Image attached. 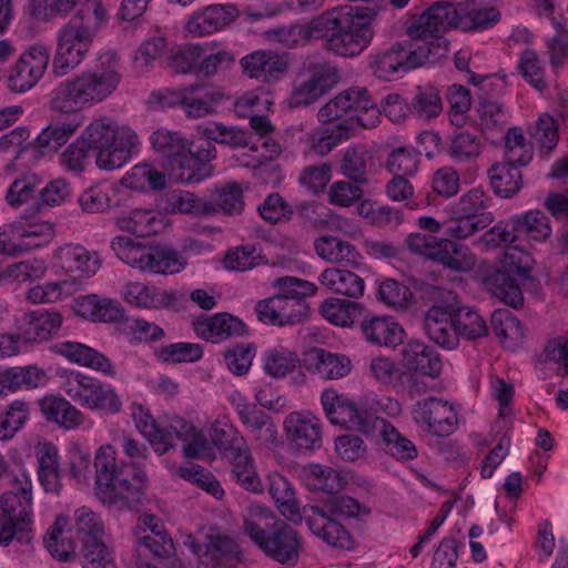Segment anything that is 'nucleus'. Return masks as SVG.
I'll use <instances>...</instances> for the list:
<instances>
[{
  "mask_svg": "<svg viewBox=\"0 0 568 568\" xmlns=\"http://www.w3.org/2000/svg\"><path fill=\"white\" fill-rule=\"evenodd\" d=\"M171 471L180 478L196 485L216 499H222L224 496V489L216 477L200 465L187 464L186 466L171 468Z\"/></svg>",
  "mask_w": 568,
  "mask_h": 568,
  "instance_id": "774afa93",
  "label": "nucleus"
},
{
  "mask_svg": "<svg viewBox=\"0 0 568 568\" xmlns=\"http://www.w3.org/2000/svg\"><path fill=\"white\" fill-rule=\"evenodd\" d=\"M402 363L410 372L436 378L443 371L439 355L424 342L408 341L402 348Z\"/></svg>",
  "mask_w": 568,
  "mask_h": 568,
  "instance_id": "473e14b6",
  "label": "nucleus"
},
{
  "mask_svg": "<svg viewBox=\"0 0 568 568\" xmlns=\"http://www.w3.org/2000/svg\"><path fill=\"white\" fill-rule=\"evenodd\" d=\"M50 61V49L38 42L26 49L9 69L7 85L10 91L23 93L43 78Z\"/></svg>",
  "mask_w": 568,
  "mask_h": 568,
  "instance_id": "dca6fc26",
  "label": "nucleus"
},
{
  "mask_svg": "<svg viewBox=\"0 0 568 568\" xmlns=\"http://www.w3.org/2000/svg\"><path fill=\"white\" fill-rule=\"evenodd\" d=\"M217 45L216 41L183 44L169 58V67L180 74H197L199 62L203 54L217 48Z\"/></svg>",
  "mask_w": 568,
  "mask_h": 568,
  "instance_id": "5fc2aeb1",
  "label": "nucleus"
},
{
  "mask_svg": "<svg viewBox=\"0 0 568 568\" xmlns=\"http://www.w3.org/2000/svg\"><path fill=\"white\" fill-rule=\"evenodd\" d=\"M406 244L413 253L455 272H470L477 263L476 255L467 245L453 240L416 232L407 236Z\"/></svg>",
  "mask_w": 568,
  "mask_h": 568,
  "instance_id": "9b49d317",
  "label": "nucleus"
},
{
  "mask_svg": "<svg viewBox=\"0 0 568 568\" xmlns=\"http://www.w3.org/2000/svg\"><path fill=\"white\" fill-rule=\"evenodd\" d=\"M301 549L300 536L292 527L283 525L261 544V550L280 562L295 561Z\"/></svg>",
  "mask_w": 568,
  "mask_h": 568,
  "instance_id": "e433bc0d",
  "label": "nucleus"
},
{
  "mask_svg": "<svg viewBox=\"0 0 568 568\" xmlns=\"http://www.w3.org/2000/svg\"><path fill=\"white\" fill-rule=\"evenodd\" d=\"M432 49L394 44L387 50L369 55V68L382 80H394L429 61Z\"/></svg>",
  "mask_w": 568,
  "mask_h": 568,
  "instance_id": "4468645a",
  "label": "nucleus"
},
{
  "mask_svg": "<svg viewBox=\"0 0 568 568\" xmlns=\"http://www.w3.org/2000/svg\"><path fill=\"white\" fill-rule=\"evenodd\" d=\"M115 224L122 231L144 237L156 233L162 221L159 213L153 210L134 209L119 215Z\"/></svg>",
  "mask_w": 568,
  "mask_h": 568,
  "instance_id": "8fccbe9b",
  "label": "nucleus"
},
{
  "mask_svg": "<svg viewBox=\"0 0 568 568\" xmlns=\"http://www.w3.org/2000/svg\"><path fill=\"white\" fill-rule=\"evenodd\" d=\"M409 112L422 121H430L443 112V100L439 89L426 83L418 85L409 102Z\"/></svg>",
  "mask_w": 568,
  "mask_h": 568,
  "instance_id": "a18cd8bd",
  "label": "nucleus"
},
{
  "mask_svg": "<svg viewBox=\"0 0 568 568\" xmlns=\"http://www.w3.org/2000/svg\"><path fill=\"white\" fill-rule=\"evenodd\" d=\"M121 184L136 192L161 191L166 186V176L151 164L140 163L123 175Z\"/></svg>",
  "mask_w": 568,
  "mask_h": 568,
  "instance_id": "49530a36",
  "label": "nucleus"
},
{
  "mask_svg": "<svg viewBox=\"0 0 568 568\" xmlns=\"http://www.w3.org/2000/svg\"><path fill=\"white\" fill-rule=\"evenodd\" d=\"M168 37L162 32L146 38L135 50L133 69L138 74L150 73L168 49Z\"/></svg>",
  "mask_w": 568,
  "mask_h": 568,
  "instance_id": "864d4df0",
  "label": "nucleus"
},
{
  "mask_svg": "<svg viewBox=\"0 0 568 568\" xmlns=\"http://www.w3.org/2000/svg\"><path fill=\"white\" fill-rule=\"evenodd\" d=\"M169 428L171 429V442L173 443V436H175L183 443V456L191 459H215V450L203 429L178 415L169 418Z\"/></svg>",
  "mask_w": 568,
  "mask_h": 568,
  "instance_id": "5701e85b",
  "label": "nucleus"
},
{
  "mask_svg": "<svg viewBox=\"0 0 568 568\" xmlns=\"http://www.w3.org/2000/svg\"><path fill=\"white\" fill-rule=\"evenodd\" d=\"M348 100L346 105L351 112V120L342 122L349 124L352 129L361 126L364 129L375 128L381 120V111L372 99L366 88L352 87L341 92Z\"/></svg>",
  "mask_w": 568,
  "mask_h": 568,
  "instance_id": "c85d7f7f",
  "label": "nucleus"
},
{
  "mask_svg": "<svg viewBox=\"0 0 568 568\" xmlns=\"http://www.w3.org/2000/svg\"><path fill=\"white\" fill-rule=\"evenodd\" d=\"M307 526L320 539L331 547L351 550L354 548V539L351 532L332 515L320 510V506L311 508L306 518Z\"/></svg>",
  "mask_w": 568,
  "mask_h": 568,
  "instance_id": "bb28decb",
  "label": "nucleus"
},
{
  "mask_svg": "<svg viewBox=\"0 0 568 568\" xmlns=\"http://www.w3.org/2000/svg\"><path fill=\"white\" fill-rule=\"evenodd\" d=\"M182 109L187 118H203L214 112L222 101L223 94L206 85L192 84L184 87Z\"/></svg>",
  "mask_w": 568,
  "mask_h": 568,
  "instance_id": "a19ab883",
  "label": "nucleus"
},
{
  "mask_svg": "<svg viewBox=\"0 0 568 568\" xmlns=\"http://www.w3.org/2000/svg\"><path fill=\"white\" fill-rule=\"evenodd\" d=\"M361 312V304L338 297L327 298L320 306L321 315L333 325L341 327L351 326Z\"/></svg>",
  "mask_w": 568,
  "mask_h": 568,
  "instance_id": "e2e57ef3",
  "label": "nucleus"
},
{
  "mask_svg": "<svg viewBox=\"0 0 568 568\" xmlns=\"http://www.w3.org/2000/svg\"><path fill=\"white\" fill-rule=\"evenodd\" d=\"M215 156V148L206 142V148L199 146L192 152L190 144L181 154L168 162L171 176L180 183H200L212 176L213 168L209 163Z\"/></svg>",
  "mask_w": 568,
  "mask_h": 568,
  "instance_id": "6ab92c4d",
  "label": "nucleus"
},
{
  "mask_svg": "<svg viewBox=\"0 0 568 568\" xmlns=\"http://www.w3.org/2000/svg\"><path fill=\"white\" fill-rule=\"evenodd\" d=\"M268 480L270 494L281 514L292 521L301 519L300 507L288 479L280 473H273L270 475Z\"/></svg>",
  "mask_w": 568,
  "mask_h": 568,
  "instance_id": "13d9d810",
  "label": "nucleus"
},
{
  "mask_svg": "<svg viewBox=\"0 0 568 568\" xmlns=\"http://www.w3.org/2000/svg\"><path fill=\"white\" fill-rule=\"evenodd\" d=\"M79 143L92 152L100 170L109 172L126 165L141 149L135 130L110 115L93 116L81 131Z\"/></svg>",
  "mask_w": 568,
  "mask_h": 568,
  "instance_id": "39448f33",
  "label": "nucleus"
},
{
  "mask_svg": "<svg viewBox=\"0 0 568 568\" xmlns=\"http://www.w3.org/2000/svg\"><path fill=\"white\" fill-rule=\"evenodd\" d=\"M283 432L288 445L296 452H314L322 446V422L311 410H295L286 415Z\"/></svg>",
  "mask_w": 568,
  "mask_h": 568,
  "instance_id": "f3484780",
  "label": "nucleus"
},
{
  "mask_svg": "<svg viewBox=\"0 0 568 568\" xmlns=\"http://www.w3.org/2000/svg\"><path fill=\"white\" fill-rule=\"evenodd\" d=\"M199 132L204 142L201 146L206 148V142L211 141L231 146H246L250 142V135L246 131L235 126H226L219 122H210L199 126Z\"/></svg>",
  "mask_w": 568,
  "mask_h": 568,
  "instance_id": "69168bd1",
  "label": "nucleus"
},
{
  "mask_svg": "<svg viewBox=\"0 0 568 568\" xmlns=\"http://www.w3.org/2000/svg\"><path fill=\"white\" fill-rule=\"evenodd\" d=\"M257 318L267 325L288 326L303 320L306 313L293 300L287 301L277 294L258 301L255 305Z\"/></svg>",
  "mask_w": 568,
  "mask_h": 568,
  "instance_id": "7c9ffc66",
  "label": "nucleus"
},
{
  "mask_svg": "<svg viewBox=\"0 0 568 568\" xmlns=\"http://www.w3.org/2000/svg\"><path fill=\"white\" fill-rule=\"evenodd\" d=\"M235 6L209 4L193 11L185 20L184 31L191 38H203L219 32L237 18Z\"/></svg>",
  "mask_w": 568,
  "mask_h": 568,
  "instance_id": "aec40b11",
  "label": "nucleus"
},
{
  "mask_svg": "<svg viewBox=\"0 0 568 568\" xmlns=\"http://www.w3.org/2000/svg\"><path fill=\"white\" fill-rule=\"evenodd\" d=\"M275 524V516L262 505L247 508L243 528L251 540L261 549V544L271 535L270 529Z\"/></svg>",
  "mask_w": 568,
  "mask_h": 568,
  "instance_id": "680f3d73",
  "label": "nucleus"
},
{
  "mask_svg": "<svg viewBox=\"0 0 568 568\" xmlns=\"http://www.w3.org/2000/svg\"><path fill=\"white\" fill-rule=\"evenodd\" d=\"M353 135L349 124L341 122L332 128H317L306 134V143L318 155L328 154Z\"/></svg>",
  "mask_w": 568,
  "mask_h": 568,
  "instance_id": "603ef678",
  "label": "nucleus"
},
{
  "mask_svg": "<svg viewBox=\"0 0 568 568\" xmlns=\"http://www.w3.org/2000/svg\"><path fill=\"white\" fill-rule=\"evenodd\" d=\"M32 501L14 491H6L0 498V544L9 546L17 532L30 531L33 521Z\"/></svg>",
  "mask_w": 568,
  "mask_h": 568,
  "instance_id": "a211bd4d",
  "label": "nucleus"
},
{
  "mask_svg": "<svg viewBox=\"0 0 568 568\" xmlns=\"http://www.w3.org/2000/svg\"><path fill=\"white\" fill-rule=\"evenodd\" d=\"M111 247L122 262L142 273L175 274L186 265L185 260L169 246H150L123 235L115 236Z\"/></svg>",
  "mask_w": 568,
  "mask_h": 568,
  "instance_id": "0eeeda50",
  "label": "nucleus"
},
{
  "mask_svg": "<svg viewBox=\"0 0 568 568\" xmlns=\"http://www.w3.org/2000/svg\"><path fill=\"white\" fill-rule=\"evenodd\" d=\"M361 328L366 342L377 346L396 347L405 337L403 327L388 316L365 318Z\"/></svg>",
  "mask_w": 568,
  "mask_h": 568,
  "instance_id": "4c0bfd02",
  "label": "nucleus"
},
{
  "mask_svg": "<svg viewBox=\"0 0 568 568\" xmlns=\"http://www.w3.org/2000/svg\"><path fill=\"white\" fill-rule=\"evenodd\" d=\"M244 74L262 82H276L288 70V59L270 50H257L240 60Z\"/></svg>",
  "mask_w": 568,
  "mask_h": 568,
  "instance_id": "393cba45",
  "label": "nucleus"
},
{
  "mask_svg": "<svg viewBox=\"0 0 568 568\" xmlns=\"http://www.w3.org/2000/svg\"><path fill=\"white\" fill-rule=\"evenodd\" d=\"M51 265L67 277L31 286L26 292V300L31 304H57L74 296L82 290L84 281L100 270L101 258L95 251L80 243H65L53 250Z\"/></svg>",
  "mask_w": 568,
  "mask_h": 568,
  "instance_id": "20e7f679",
  "label": "nucleus"
},
{
  "mask_svg": "<svg viewBox=\"0 0 568 568\" xmlns=\"http://www.w3.org/2000/svg\"><path fill=\"white\" fill-rule=\"evenodd\" d=\"M503 270H495L488 274L484 284L486 290L503 303L518 308L524 304L520 286L511 273L527 276L532 265L531 255L518 245H507L499 257Z\"/></svg>",
  "mask_w": 568,
  "mask_h": 568,
  "instance_id": "6e6552de",
  "label": "nucleus"
},
{
  "mask_svg": "<svg viewBox=\"0 0 568 568\" xmlns=\"http://www.w3.org/2000/svg\"><path fill=\"white\" fill-rule=\"evenodd\" d=\"M424 327L428 337L440 347L454 349L458 346L455 314L447 307H430L425 315Z\"/></svg>",
  "mask_w": 568,
  "mask_h": 568,
  "instance_id": "72a5a7b5",
  "label": "nucleus"
},
{
  "mask_svg": "<svg viewBox=\"0 0 568 568\" xmlns=\"http://www.w3.org/2000/svg\"><path fill=\"white\" fill-rule=\"evenodd\" d=\"M39 408L47 422L64 430L90 429L93 420L62 395H48L40 399Z\"/></svg>",
  "mask_w": 568,
  "mask_h": 568,
  "instance_id": "412c9836",
  "label": "nucleus"
},
{
  "mask_svg": "<svg viewBox=\"0 0 568 568\" xmlns=\"http://www.w3.org/2000/svg\"><path fill=\"white\" fill-rule=\"evenodd\" d=\"M121 466L118 465V452L112 444L101 445L94 453L95 494L100 488L105 487L119 474Z\"/></svg>",
  "mask_w": 568,
  "mask_h": 568,
  "instance_id": "338daca9",
  "label": "nucleus"
},
{
  "mask_svg": "<svg viewBox=\"0 0 568 568\" xmlns=\"http://www.w3.org/2000/svg\"><path fill=\"white\" fill-rule=\"evenodd\" d=\"M60 378V389L77 407L101 416L122 410V398L113 385L74 369H65Z\"/></svg>",
  "mask_w": 568,
  "mask_h": 568,
  "instance_id": "423d86ee",
  "label": "nucleus"
},
{
  "mask_svg": "<svg viewBox=\"0 0 568 568\" xmlns=\"http://www.w3.org/2000/svg\"><path fill=\"white\" fill-rule=\"evenodd\" d=\"M410 416L420 432L442 438L454 434L460 422L458 405L436 396L417 400L412 406Z\"/></svg>",
  "mask_w": 568,
  "mask_h": 568,
  "instance_id": "f8f14e48",
  "label": "nucleus"
},
{
  "mask_svg": "<svg viewBox=\"0 0 568 568\" xmlns=\"http://www.w3.org/2000/svg\"><path fill=\"white\" fill-rule=\"evenodd\" d=\"M122 81L120 58L114 51L101 52L92 69L59 82L51 91L50 105L65 114L94 108L108 100Z\"/></svg>",
  "mask_w": 568,
  "mask_h": 568,
  "instance_id": "f257e3e1",
  "label": "nucleus"
},
{
  "mask_svg": "<svg viewBox=\"0 0 568 568\" xmlns=\"http://www.w3.org/2000/svg\"><path fill=\"white\" fill-rule=\"evenodd\" d=\"M377 10L338 6L315 18V40H324L325 51L342 58H355L372 43Z\"/></svg>",
  "mask_w": 568,
  "mask_h": 568,
  "instance_id": "7ed1b4c3",
  "label": "nucleus"
},
{
  "mask_svg": "<svg viewBox=\"0 0 568 568\" xmlns=\"http://www.w3.org/2000/svg\"><path fill=\"white\" fill-rule=\"evenodd\" d=\"M511 224L516 234L524 233L530 241L545 242L552 234L549 217L539 210H529L514 216Z\"/></svg>",
  "mask_w": 568,
  "mask_h": 568,
  "instance_id": "6e6d98bb",
  "label": "nucleus"
},
{
  "mask_svg": "<svg viewBox=\"0 0 568 568\" xmlns=\"http://www.w3.org/2000/svg\"><path fill=\"white\" fill-rule=\"evenodd\" d=\"M318 282L328 291L349 298H361L365 294L364 278L346 268L327 267L320 274Z\"/></svg>",
  "mask_w": 568,
  "mask_h": 568,
  "instance_id": "58836bf2",
  "label": "nucleus"
},
{
  "mask_svg": "<svg viewBox=\"0 0 568 568\" xmlns=\"http://www.w3.org/2000/svg\"><path fill=\"white\" fill-rule=\"evenodd\" d=\"M194 331L199 337L210 343H220L231 337H241L247 334L246 324L229 313H217L210 317L199 318L194 323Z\"/></svg>",
  "mask_w": 568,
  "mask_h": 568,
  "instance_id": "cd10ccee",
  "label": "nucleus"
},
{
  "mask_svg": "<svg viewBox=\"0 0 568 568\" xmlns=\"http://www.w3.org/2000/svg\"><path fill=\"white\" fill-rule=\"evenodd\" d=\"M79 128L80 123L77 121L51 123L37 136L33 149L41 156L54 154L69 142Z\"/></svg>",
  "mask_w": 568,
  "mask_h": 568,
  "instance_id": "37998d69",
  "label": "nucleus"
},
{
  "mask_svg": "<svg viewBox=\"0 0 568 568\" xmlns=\"http://www.w3.org/2000/svg\"><path fill=\"white\" fill-rule=\"evenodd\" d=\"M54 352L70 363L90 368L104 376L114 377L116 375L115 366L105 354L80 342H60L54 345Z\"/></svg>",
  "mask_w": 568,
  "mask_h": 568,
  "instance_id": "a878e982",
  "label": "nucleus"
},
{
  "mask_svg": "<svg viewBox=\"0 0 568 568\" xmlns=\"http://www.w3.org/2000/svg\"><path fill=\"white\" fill-rule=\"evenodd\" d=\"M77 534L82 540V548L105 544L104 524L99 514L88 507H81L74 513Z\"/></svg>",
  "mask_w": 568,
  "mask_h": 568,
  "instance_id": "4d7b16f0",
  "label": "nucleus"
},
{
  "mask_svg": "<svg viewBox=\"0 0 568 568\" xmlns=\"http://www.w3.org/2000/svg\"><path fill=\"white\" fill-rule=\"evenodd\" d=\"M54 40L51 71L54 77L62 78L87 59L94 41V31L83 22L70 20L58 29Z\"/></svg>",
  "mask_w": 568,
  "mask_h": 568,
  "instance_id": "9d476101",
  "label": "nucleus"
},
{
  "mask_svg": "<svg viewBox=\"0 0 568 568\" xmlns=\"http://www.w3.org/2000/svg\"><path fill=\"white\" fill-rule=\"evenodd\" d=\"M132 418L139 432L149 439L155 453L164 454L172 447L171 429L158 426L149 409L141 404H133L131 407Z\"/></svg>",
  "mask_w": 568,
  "mask_h": 568,
  "instance_id": "ea45409f",
  "label": "nucleus"
},
{
  "mask_svg": "<svg viewBox=\"0 0 568 568\" xmlns=\"http://www.w3.org/2000/svg\"><path fill=\"white\" fill-rule=\"evenodd\" d=\"M314 373L324 381H334L347 376L352 371L348 356L320 348L315 351Z\"/></svg>",
  "mask_w": 568,
  "mask_h": 568,
  "instance_id": "bf43d9fd",
  "label": "nucleus"
},
{
  "mask_svg": "<svg viewBox=\"0 0 568 568\" xmlns=\"http://www.w3.org/2000/svg\"><path fill=\"white\" fill-rule=\"evenodd\" d=\"M450 28H459V4L438 1L433 3L408 28V36L413 40L424 42L422 47L432 49L429 60L439 58L446 52V41L443 33Z\"/></svg>",
  "mask_w": 568,
  "mask_h": 568,
  "instance_id": "1a4fd4ad",
  "label": "nucleus"
},
{
  "mask_svg": "<svg viewBox=\"0 0 568 568\" xmlns=\"http://www.w3.org/2000/svg\"><path fill=\"white\" fill-rule=\"evenodd\" d=\"M321 404L332 424L359 432L366 436L378 429L385 449L392 456L399 460H413L417 457V448L414 443L404 437L386 419L372 414L371 406L356 403L349 396L338 394L334 388H326L322 392Z\"/></svg>",
  "mask_w": 568,
  "mask_h": 568,
  "instance_id": "f03ea898",
  "label": "nucleus"
},
{
  "mask_svg": "<svg viewBox=\"0 0 568 568\" xmlns=\"http://www.w3.org/2000/svg\"><path fill=\"white\" fill-rule=\"evenodd\" d=\"M47 372L37 365L2 366L0 365V384L2 397L22 389H34L48 383Z\"/></svg>",
  "mask_w": 568,
  "mask_h": 568,
  "instance_id": "f704fd0d",
  "label": "nucleus"
},
{
  "mask_svg": "<svg viewBox=\"0 0 568 568\" xmlns=\"http://www.w3.org/2000/svg\"><path fill=\"white\" fill-rule=\"evenodd\" d=\"M161 207L168 213L207 215L213 210L203 200L187 191H171L163 195Z\"/></svg>",
  "mask_w": 568,
  "mask_h": 568,
  "instance_id": "052dcab7",
  "label": "nucleus"
},
{
  "mask_svg": "<svg viewBox=\"0 0 568 568\" xmlns=\"http://www.w3.org/2000/svg\"><path fill=\"white\" fill-rule=\"evenodd\" d=\"M74 311L79 316L92 322H114L122 316V308L116 301L95 294L78 297Z\"/></svg>",
  "mask_w": 568,
  "mask_h": 568,
  "instance_id": "79ce46f5",
  "label": "nucleus"
},
{
  "mask_svg": "<svg viewBox=\"0 0 568 568\" xmlns=\"http://www.w3.org/2000/svg\"><path fill=\"white\" fill-rule=\"evenodd\" d=\"M232 462V476L245 490L262 493L263 485L256 473L248 445L227 455Z\"/></svg>",
  "mask_w": 568,
  "mask_h": 568,
  "instance_id": "de8ad7c7",
  "label": "nucleus"
},
{
  "mask_svg": "<svg viewBox=\"0 0 568 568\" xmlns=\"http://www.w3.org/2000/svg\"><path fill=\"white\" fill-rule=\"evenodd\" d=\"M146 484L144 469L132 462L122 465L115 478L95 495L105 505L132 507L141 501Z\"/></svg>",
  "mask_w": 568,
  "mask_h": 568,
  "instance_id": "2eb2a0df",
  "label": "nucleus"
},
{
  "mask_svg": "<svg viewBox=\"0 0 568 568\" xmlns=\"http://www.w3.org/2000/svg\"><path fill=\"white\" fill-rule=\"evenodd\" d=\"M121 296L128 305L139 310H169L178 304L175 292L162 290L141 281L125 283Z\"/></svg>",
  "mask_w": 568,
  "mask_h": 568,
  "instance_id": "b1692460",
  "label": "nucleus"
},
{
  "mask_svg": "<svg viewBox=\"0 0 568 568\" xmlns=\"http://www.w3.org/2000/svg\"><path fill=\"white\" fill-rule=\"evenodd\" d=\"M209 434L213 448L216 447L226 455L234 450H241V447L247 445L244 436L233 425L227 415L215 418L210 424Z\"/></svg>",
  "mask_w": 568,
  "mask_h": 568,
  "instance_id": "09e8293b",
  "label": "nucleus"
},
{
  "mask_svg": "<svg viewBox=\"0 0 568 568\" xmlns=\"http://www.w3.org/2000/svg\"><path fill=\"white\" fill-rule=\"evenodd\" d=\"M261 367L265 375L283 379L302 371V362L296 351L282 344L273 345L261 354Z\"/></svg>",
  "mask_w": 568,
  "mask_h": 568,
  "instance_id": "c9c22d12",
  "label": "nucleus"
},
{
  "mask_svg": "<svg viewBox=\"0 0 568 568\" xmlns=\"http://www.w3.org/2000/svg\"><path fill=\"white\" fill-rule=\"evenodd\" d=\"M199 568H232L241 561V551L234 540L220 534L210 535L205 545L191 542Z\"/></svg>",
  "mask_w": 568,
  "mask_h": 568,
  "instance_id": "4be33fe9",
  "label": "nucleus"
},
{
  "mask_svg": "<svg viewBox=\"0 0 568 568\" xmlns=\"http://www.w3.org/2000/svg\"><path fill=\"white\" fill-rule=\"evenodd\" d=\"M62 325L58 311L36 310L24 313L19 326L21 337L29 343H41L57 334Z\"/></svg>",
  "mask_w": 568,
  "mask_h": 568,
  "instance_id": "2f4dec72",
  "label": "nucleus"
},
{
  "mask_svg": "<svg viewBox=\"0 0 568 568\" xmlns=\"http://www.w3.org/2000/svg\"><path fill=\"white\" fill-rule=\"evenodd\" d=\"M53 236V225L45 221L4 224L0 227V254L17 257L48 245Z\"/></svg>",
  "mask_w": 568,
  "mask_h": 568,
  "instance_id": "ddd939ff",
  "label": "nucleus"
},
{
  "mask_svg": "<svg viewBox=\"0 0 568 568\" xmlns=\"http://www.w3.org/2000/svg\"><path fill=\"white\" fill-rule=\"evenodd\" d=\"M43 544L51 556L60 561H68L74 556L75 547L67 517L57 516L43 537Z\"/></svg>",
  "mask_w": 568,
  "mask_h": 568,
  "instance_id": "c03bdc74",
  "label": "nucleus"
},
{
  "mask_svg": "<svg viewBox=\"0 0 568 568\" xmlns=\"http://www.w3.org/2000/svg\"><path fill=\"white\" fill-rule=\"evenodd\" d=\"M316 254L332 264H339L362 270L365 266L364 256L351 242L333 235H322L314 242Z\"/></svg>",
  "mask_w": 568,
  "mask_h": 568,
  "instance_id": "c756f323",
  "label": "nucleus"
},
{
  "mask_svg": "<svg viewBox=\"0 0 568 568\" xmlns=\"http://www.w3.org/2000/svg\"><path fill=\"white\" fill-rule=\"evenodd\" d=\"M491 326L497 337L507 347H516L525 337L520 322L508 310H496L491 314Z\"/></svg>",
  "mask_w": 568,
  "mask_h": 568,
  "instance_id": "0e129e2a",
  "label": "nucleus"
},
{
  "mask_svg": "<svg viewBox=\"0 0 568 568\" xmlns=\"http://www.w3.org/2000/svg\"><path fill=\"white\" fill-rule=\"evenodd\" d=\"M518 163L506 160L496 163L489 170L490 185L494 192L501 197H510L523 186L521 173Z\"/></svg>",
  "mask_w": 568,
  "mask_h": 568,
  "instance_id": "3c124183",
  "label": "nucleus"
}]
</instances>
